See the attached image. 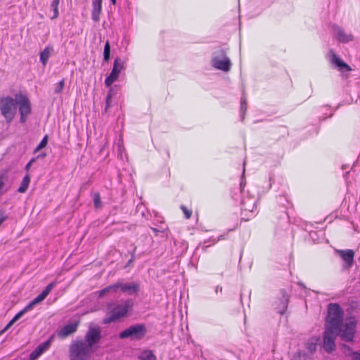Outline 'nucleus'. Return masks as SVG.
<instances>
[{
  "instance_id": "58836bf2",
  "label": "nucleus",
  "mask_w": 360,
  "mask_h": 360,
  "mask_svg": "<svg viewBox=\"0 0 360 360\" xmlns=\"http://www.w3.org/2000/svg\"><path fill=\"white\" fill-rule=\"evenodd\" d=\"M111 106V95H107L105 98V112H107Z\"/></svg>"
},
{
  "instance_id": "f8f14e48",
  "label": "nucleus",
  "mask_w": 360,
  "mask_h": 360,
  "mask_svg": "<svg viewBox=\"0 0 360 360\" xmlns=\"http://www.w3.org/2000/svg\"><path fill=\"white\" fill-rule=\"evenodd\" d=\"M335 252L343 261L342 267L345 269H348L353 266L354 252L353 250H335Z\"/></svg>"
},
{
  "instance_id": "49530a36",
  "label": "nucleus",
  "mask_w": 360,
  "mask_h": 360,
  "mask_svg": "<svg viewBox=\"0 0 360 360\" xmlns=\"http://www.w3.org/2000/svg\"><path fill=\"white\" fill-rule=\"evenodd\" d=\"M31 165H32L31 162H27V164L25 166V169L26 170H29V169L30 168Z\"/></svg>"
},
{
  "instance_id": "2eb2a0df",
  "label": "nucleus",
  "mask_w": 360,
  "mask_h": 360,
  "mask_svg": "<svg viewBox=\"0 0 360 360\" xmlns=\"http://www.w3.org/2000/svg\"><path fill=\"white\" fill-rule=\"evenodd\" d=\"M333 30L335 33L337 39L342 43H348L354 40V36L351 34H347L343 29L337 25H334Z\"/></svg>"
},
{
  "instance_id": "9d476101",
  "label": "nucleus",
  "mask_w": 360,
  "mask_h": 360,
  "mask_svg": "<svg viewBox=\"0 0 360 360\" xmlns=\"http://www.w3.org/2000/svg\"><path fill=\"white\" fill-rule=\"evenodd\" d=\"M356 323L354 321H351L346 323L342 328L340 327L338 331L340 332L341 339L345 342H353L356 333Z\"/></svg>"
},
{
  "instance_id": "412c9836",
  "label": "nucleus",
  "mask_w": 360,
  "mask_h": 360,
  "mask_svg": "<svg viewBox=\"0 0 360 360\" xmlns=\"http://www.w3.org/2000/svg\"><path fill=\"white\" fill-rule=\"evenodd\" d=\"M318 340V338H311L305 343V347L311 354L316 352Z\"/></svg>"
},
{
  "instance_id": "8fccbe9b",
  "label": "nucleus",
  "mask_w": 360,
  "mask_h": 360,
  "mask_svg": "<svg viewBox=\"0 0 360 360\" xmlns=\"http://www.w3.org/2000/svg\"><path fill=\"white\" fill-rule=\"evenodd\" d=\"M111 2H112L113 4H115V2H116V0H111Z\"/></svg>"
},
{
  "instance_id": "a19ab883",
  "label": "nucleus",
  "mask_w": 360,
  "mask_h": 360,
  "mask_svg": "<svg viewBox=\"0 0 360 360\" xmlns=\"http://www.w3.org/2000/svg\"><path fill=\"white\" fill-rule=\"evenodd\" d=\"M352 360H360V353L359 352H352Z\"/></svg>"
},
{
  "instance_id": "4468645a",
  "label": "nucleus",
  "mask_w": 360,
  "mask_h": 360,
  "mask_svg": "<svg viewBox=\"0 0 360 360\" xmlns=\"http://www.w3.org/2000/svg\"><path fill=\"white\" fill-rule=\"evenodd\" d=\"M114 285H117V290L120 288L123 292L127 293L129 295H136L139 290V284L137 283H115Z\"/></svg>"
},
{
  "instance_id": "423d86ee",
  "label": "nucleus",
  "mask_w": 360,
  "mask_h": 360,
  "mask_svg": "<svg viewBox=\"0 0 360 360\" xmlns=\"http://www.w3.org/2000/svg\"><path fill=\"white\" fill-rule=\"evenodd\" d=\"M212 65L217 70L229 72L231 70V62L226 56L224 49L220 48L212 53Z\"/></svg>"
},
{
  "instance_id": "0eeeda50",
  "label": "nucleus",
  "mask_w": 360,
  "mask_h": 360,
  "mask_svg": "<svg viewBox=\"0 0 360 360\" xmlns=\"http://www.w3.org/2000/svg\"><path fill=\"white\" fill-rule=\"evenodd\" d=\"M17 105L19 108V113L20 115V122L24 124L26 122L28 116L32 112L31 103L29 98L26 95L19 94L16 95Z\"/></svg>"
},
{
  "instance_id": "c9c22d12",
  "label": "nucleus",
  "mask_w": 360,
  "mask_h": 360,
  "mask_svg": "<svg viewBox=\"0 0 360 360\" xmlns=\"http://www.w3.org/2000/svg\"><path fill=\"white\" fill-rule=\"evenodd\" d=\"M56 282H52L48 284L41 292L46 297L50 293L52 289L55 287Z\"/></svg>"
},
{
  "instance_id": "4c0bfd02",
  "label": "nucleus",
  "mask_w": 360,
  "mask_h": 360,
  "mask_svg": "<svg viewBox=\"0 0 360 360\" xmlns=\"http://www.w3.org/2000/svg\"><path fill=\"white\" fill-rule=\"evenodd\" d=\"M342 350L344 354H347V355H352V348L346 345V344H343L342 345Z\"/></svg>"
},
{
  "instance_id": "393cba45",
  "label": "nucleus",
  "mask_w": 360,
  "mask_h": 360,
  "mask_svg": "<svg viewBox=\"0 0 360 360\" xmlns=\"http://www.w3.org/2000/svg\"><path fill=\"white\" fill-rule=\"evenodd\" d=\"M46 297L41 292L34 299H33L30 302H29L27 306L31 310L36 304L43 301Z\"/></svg>"
},
{
  "instance_id": "3c124183",
  "label": "nucleus",
  "mask_w": 360,
  "mask_h": 360,
  "mask_svg": "<svg viewBox=\"0 0 360 360\" xmlns=\"http://www.w3.org/2000/svg\"><path fill=\"white\" fill-rule=\"evenodd\" d=\"M240 302H242V294H240Z\"/></svg>"
},
{
  "instance_id": "603ef678",
  "label": "nucleus",
  "mask_w": 360,
  "mask_h": 360,
  "mask_svg": "<svg viewBox=\"0 0 360 360\" xmlns=\"http://www.w3.org/2000/svg\"><path fill=\"white\" fill-rule=\"evenodd\" d=\"M271 179H272V177L270 176H269V181H271Z\"/></svg>"
},
{
  "instance_id": "5701e85b",
  "label": "nucleus",
  "mask_w": 360,
  "mask_h": 360,
  "mask_svg": "<svg viewBox=\"0 0 360 360\" xmlns=\"http://www.w3.org/2000/svg\"><path fill=\"white\" fill-rule=\"evenodd\" d=\"M138 358L139 360H157L155 355L149 349L143 351Z\"/></svg>"
},
{
  "instance_id": "f257e3e1",
  "label": "nucleus",
  "mask_w": 360,
  "mask_h": 360,
  "mask_svg": "<svg viewBox=\"0 0 360 360\" xmlns=\"http://www.w3.org/2000/svg\"><path fill=\"white\" fill-rule=\"evenodd\" d=\"M134 306V301L127 299L120 304H115L109 308L106 316L103 320V324H109L120 321L127 316Z\"/></svg>"
},
{
  "instance_id": "09e8293b",
  "label": "nucleus",
  "mask_w": 360,
  "mask_h": 360,
  "mask_svg": "<svg viewBox=\"0 0 360 360\" xmlns=\"http://www.w3.org/2000/svg\"><path fill=\"white\" fill-rule=\"evenodd\" d=\"M39 156H41V157L44 158V157H45V156H46V153L41 154V155H40Z\"/></svg>"
},
{
  "instance_id": "a211bd4d",
  "label": "nucleus",
  "mask_w": 360,
  "mask_h": 360,
  "mask_svg": "<svg viewBox=\"0 0 360 360\" xmlns=\"http://www.w3.org/2000/svg\"><path fill=\"white\" fill-rule=\"evenodd\" d=\"M102 1L103 0H92V13H91V18L92 20L97 22L100 20V14L102 10Z\"/></svg>"
},
{
  "instance_id": "c756f323",
  "label": "nucleus",
  "mask_w": 360,
  "mask_h": 360,
  "mask_svg": "<svg viewBox=\"0 0 360 360\" xmlns=\"http://www.w3.org/2000/svg\"><path fill=\"white\" fill-rule=\"evenodd\" d=\"M110 57V45L108 41H106L103 50V60L108 62Z\"/></svg>"
},
{
  "instance_id": "dca6fc26",
  "label": "nucleus",
  "mask_w": 360,
  "mask_h": 360,
  "mask_svg": "<svg viewBox=\"0 0 360 360\" xmlns=\"http://www.w3.org/2000/svg\"><path fill=\"white\" fill-rule=\"evenodd\" d=\"M78 326L77 322L70 323L65 325L58 333V335L60 338H65L70 335L74 333Z\"/></svg>"
},
{
  "instance_id": "473e14b6",
  "label": "nucleus",
  "mask_w": 360,
  "mask_h": 360,
  "mask_svg": "<svg viewBox=\"0 0 360 360\" xmlns=\"http://www.w3.org/2000/svg\"><path fill=\"white\" fill-rule=\"evenodd\" d=\"M245 162L244 161L243 174H242V176H241V181L240 183V193H242V195H244L243 187L246 184V182L245 180Z\"/></svg>"
},
{
  "instance_id": "6e6552de",
  "label": "nucleus",
  "mask_w": 360,
  "mask_h": 360,
  "mask_svg": "<svg viewBox=\"0 0 360 360\" xmlns=\"http://www.w3.org/2000/svg\"><path fill=\"white\" fill-rule=\"evenodd\" d=\"M124 62L120 58H116L113 63L110 74L105 78V84L110 87L119 77L121 72L124 70Z\"/></svg>"
},
{
  "instance_id": "9b49d317",
  "label": "nucleus",
  "mask_w": 360,
  "mask_h": 360,
  "mask_svg": "<svg viewBox=\"0 0 360 360\" xmlns=\"http://www.w3.org/2000/svg\"><path fill=\"white\" fill-rule=\"evenodd\" d=\"M101 339V329L98 326L90 327L84 336V342L90 348L98 343Z\"/></svg>"
},
{
  "instance_id": "72a5a7b5",
  "label": "nucleus",
  "mask_w": 360,
  "mask_h": 360,
  "mask_svg": "<svg viewBox=\"0 0 360 360\" xmlns=\"http://www.w3.org/2000/svg\"><path fill=\"white\" fill-rule=\"evenodd\" d=\"M48 143V136L45 135L41 142L39 143V145L37 146V148L34 150V153L37 152L40 149L44 148L46 146Z\"/></svg>"
},
{
  "instance_id": "20e7f679",
  "label": "nucleus",
  "mask_w": 360,
  "mask_h": 360,
  "mask_svg": "<svg viewBox=\"0 0 360 360\" xmlns=\"http://www.w3.org/2000/svg\"><path fill=\"white\" fill-rule=\"evenodd\" d=\"M147 334V328L143 323L134 324L119 333L120 339H129L131 341L143 340Z\"/></svg>"
},
{
  "instance_id": "f3484780",
  "label": "nucleus",
  "mask_w": 360,
  "mask_h": 360,
  "mask_svg": "<svg viewBox=\"0 0 360 360\" xmlns=\"http://www.w3.org/2000/svg\"><path fill=\"white\" fill-rule=\"evenodd\" d=\"M256 198L254 195L248 196L247 198L243 196L241 200V208L245 211L253 212L256 206Z\"/></svg>"
},
{
  "instance_id": "ddd939ff",
  "label": "nucleus",
  "mask_w": 360,
  "mask_h": 360,
  "mask_svg": "<svg viewBox=\"0 0 360 360\" xmlns=\"http://www.w3.org/2000/svg\"><path fill=\"white\" fill-rule=\"evenodd\" d=\"M52 338H50L46 341L39 344L30 354V360H36L38 359L46 350H47L51 343Z\"/></svg>"
},
{
  "instance_id": "f03ea898",
  "label": "nucleus",
  "mask_w": 360,
  "mask_h": 360,
  "mask_svg": "<svg viewBox=\"0 0 360 360\" xmlns=\"http://www.w3.org/2000/svg\"><path fill=\"white\" fill-rule=\"evenodd\" d=\"M344 311L337 303L328 305V314L326 319V327L339 329L342 326Z\"/></svg>"
},
{
  "instance_id": "b1692460",
  "label": "nucleus",
  "mask_w": 360,
  "mask_h": 360,
  "mask_svg": "<svg viewBox=\"0 0 360 360\" xmlns=\"http://www.w3.org/2000/svg\"><path fill=\"white\" fill-rule=\"evenodd\" d=\"M247 98L245 96L244 92L243 93V95L240 98V117L241 120H244V116L247 110Z\"/></svg>"
},
{
  "instance_id": "e433bc0d",
  "label": "nucleus",
  "mask_w": 360,
  "mask_h": 360,
  "mask_svg": "<svg viewBox=\"0 0 360 360\" xmlns=\"http://www.w3.org/2000/svg\"><path fill=\"white\" fill-rule=\"evenodd\" d=\"M181 210L184 212L186 219H188L191 218L192 215V210H188L185 205H181Z\"/></svg>"
},
{
  "instance_id": "c85d7f7f",
  "label": "nucleus",
  "mask_w": 360,
  "mask_h": 360,
  "mask_svg": "<svg viewBox=\"0 0 360 360\" xmlns=\"http://www.w3.org/2000/svg\"><path fill=\"white\" fill-rule=\"evenodd\" d=\"M295 358H297L298 360H313L311 354H309L300 350L295 353Z\"/></svg>"
},
{
  "instance_id": "cd10ccee",
  "label": "nucleus",
  "mask_w": 360,
  "mask_h": 360,
  "mask_svg": "<svg viewBox=\"0 0 360 360\" xmlns=\"http://www.w3.org/2000/svg\"><path fill=\"white\" fill-rule=\"evenodd\" d=\"M117 286L114 285V284L107 286L106 288L99 290L98 292V297H103L106 293L109 292L110 291H114L117 292Z\"/></svg>"
},
{
  "instance_id": "7ed1b4c3",
  "label": "nucleus",
  "mask_w": 360,
  "mask_h": 360,
  "mask_svg": "<svg viewBox=\"0 0 360 360\" xmlns=\"http://www.w3.org/2000/svg\"><path fill=\"white\" fill-rule=\"evenodd\" d=\"M93 350L84 340H75L70 346V360H89Z\"/></svg>"
},
{
  "instance_id": "f704fd0d",
  "label": "nucleus",
  "mask_w": 360,
  "mask_h": 360,
  "mask_svg": "<svg viewBox=\"0 0 360 360\" xmlns=\"http://www.w3.org/2000/svg\"><path fill=\"white\" fill-rule=\"evenodd\" d=\"M64 86H65V79H63L58 83H57V84L55 87V89H54V93L57 94L61 93L64 88Z\"/></svg>"
},
{
  "instance_id": "aec40b11",
  "label": "nucleus",
  "mask_w": 360,
  "mask_h": 360,
  "mask_svg": "<svg viewBox=\"0 0 360 360\" xmlns=\"http://www.w3.org/2000/svg\"><path fill=\"white\" fill-rule=\"evenodd\" d=\"M53 51V47L46 46L44 49L40 53L39 60L45 66L49 60L51 56V53Z\"/></svg>"
},
{
  "instance_id": "7c9ffc66",
  "label": "nucleus",
  "mask_w": 360,
  "mask_h": 360,
  "mask_svg": "<svg viewBox=\"0 0 360 360\" xmlns=\"http://www.w3.org/2000/svg\"><path fill=\"white\" fill-rule=\"evenodd\" d=\"M93 200L94 203V206L96 208H100L102 206V202L101 200V196L98 193H94L92 194Z\"/></svg>"
},
{
  "instance_id": "79ce46f5",
  "label": "nucleus",
  "mask_w": 360,
  "mask_h": 360,
  "mask_svg": "<svg viewBox=\"0 0 360 360\" xmlns=\"http://www.w3.org/2000/svg\"><path fill=\"white\" fill-rule=\"evenodd\" d=\"M15 322H13L12 320H11L5 326V328L1 331V333H4L6 330H7Z\"/></svg>"
},
{
  "instance_id": "39448f33",
  "label": "nucleus",
  "mask_w": 360,
  "mask_h": 360,
  "mask_svg": "<svg viewBox=\"0 0 360 360\" xmlns=\"http://www.w3.org/2000/svg\"><path fill=\"white\" fill-rule=\"evenodd\" d=\"M17 99L10 96L0 98V112L8 124L14 118Z\"/></svg>"
},
{
  "instance_id": "ea45409f",
  "label": "nucleus",
  "mask_w": 360,
  "mask_h": 360,
  "mask_svg": "<svg viewBox=\"0 0 360 360\" xmlns=\"http://www.w3.org/2000/svg\"><path fill=\"white\" fill-rule=\"evenodd\" d=\"M136 247L134 246L133 251L131 253V259L128 261L127 265H129L135 259V252H136Z\"/></svg>"
},
{
  "instance_id": "c03bdc74",
  "label": "nucleus",
  "mask_w": 360,
  "mask_h": 360,
  "mask_svg": "<svg viewBox=\"0 0 360 360\" xmlns=\"http://www.w3.org/2000/svg\"><path fill=\"white\" fill-rule=\"evenodd\" d=\"M115 91L112 88H110L108 91V95H111V98L115 95Z\"/></svg>"
},
{
  "instance_id": "37998d69",
  "label": "nucleus",
  "mask_w": 360,
  "mask_h": 360,
  "mask_svg": "<svg viewBox=\"0 0 360 360\" xmlns=\"http://www.w3.org/2000/svg\"><path fill=\"white\" fill-rule=\"evenodd\" d=\"M151 230L154 232V233L156 236H158V233L163 231H160V230L158 229L157 228H153V227L151 228Z\"/></svg>"
},
{
  "instance_id": "a18cd8bd",
  "label": "nucleus",
  "mask_w": 360,
  "mask_h": 360,
  "mask_svg": "<svg viewBox=\"0 0 360 360\" xmlns=\"http://www.w3.org/2000/svg\"><path fill=\"white\" fill-rule=\"evenodd\" d=\"M219 292H222V287L219 286V285H217L216 288H215V292L217 294Z\"/></svg>"
},
{
  "instance_id": "1a4fd4ad",
  "label": "nucleus",
  "mask_w": 360,
  "mask_h": 360,
  "mask_svg": "<svg viewBox=\"0 0 360 360\" xmlns=\"http://www.w3.org/2000/svg\"><path fill=\"white\" fill-rule=\"evenodd\" d=\"M338 329L326 327L323 333V348L328 353H331L335 350V338L336 332Z\"/></svg>"
},
{
  "instance_id": "bb28decb",
  "label": "nucleus",
  "mask_w": 360,
  "mask_h": 360,
  "mask_svg": "<svg viewBox=\"0 0 360 360\" xmlns=\"http://www.w3.org/2000/svg\"><path fill=\"white\" fill-rule=\"evenodd\" d=\"M60 1V0H53L51 3V8L53 11V15L51 17V19L57 18L59 15L58 5Z\"/></svg>"
},
{
  "instance_id": "de8ad7c7",
  "label": "nucleus",
  "mask_w": 360,
  "mask_h": 360,
  "mask_svg": "<svg viewBox=\"0 0 360 360\" xmlns=\"http://www.w3.org/2000/svg\"><path fill=\"white\" fill-rule=\"evenodd\" d=\"M35 161V158H32L28 162H31V165L33 164V162H34Z\"/></svg>"
},
{
  "instance_id": "6ab92c4d",
  "label": "nucleus",
  "mask_w": 360,
  "mask_h": 360,
  "mask_svg": "<svg viewBox=\"0 0 360 360\" xmlns=\"http://www.w3.org/2000/svg\"><path fill=\"white\" fill-rule=\"evenodd\" d=\"M330 62L333 65H335L337 67L340 68V70L342 69H346L348 71L351 70V68L349 65H348L346 63H345L343 60L340 59V57H338L333 50H330Z\"/></svg>"
},
{
  "instance_id": "a878e982",
  "label": "nucleus",
  "mask_w": 360,
  "mask_h": 360,
  "mask_svg": "<svg viewBox=\"0 0 360 360\" xmlns=\"http://www.w3.org/2000/svg\"><path fill=\"white\" fill-rule=\"evenodd\" d=\"M288 299L286 295H283L281 300V307L278 308L277 312L283 314L288 308Z\"/></svg>"
},
{
  "instance_id": "2f4dec72",
  "label": "nucleus",
  "mask_w": 360,
  "mask_h": 360,
  "mask_svg": "<svg viewBox=\"0 0 360 360\" xmlns=\"http://www.w3.org/2000/svg\"><path fill=\"white\" fill-rule=\"evenodd\" d=\"M30 310V309L26 305L22 310L17 313L11 320L13 322L17 321L22 316H23L26 312H27Z\"/></svg>"
},
{
  "instance_id": "4be33fe9",
  "label": "nucleus",
  "mask_w": 360,
  "mask_h": 360,
  "mask_svg": "<svg viewBox=\"0 0 360 360\" xmlns=\"http://www.w3.org/2000/svg\"><path fill=\"white\" fill-rule=\"evenodd\" d=\"M30 183V176L29 174H27L22 179L20 186L18 189V192H19L20 193H25L29 187Z\"/></svg>"
}]
</instances>
